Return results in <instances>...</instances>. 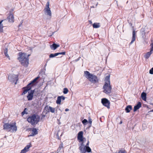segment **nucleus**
I'll list each match as a JSON object with an SVG mask.
<instances>
[{
	"label": "nucleus",
	"mask_w": 153,
	"mask_h": 153,
	"mask_svg": "<svg viewBox=\"0 0 153 153\" xmlns=\"http://www.w3.org/2000/svg\"><path fill=\"white\" fill-rule=\"evenodd\" d=\"M29 56L30 54L27 55L25 53L20 52L18 53V59L21 65L27 67L29 64L28 57Z\"/></svg>",
	"instance_id": "obj_1"
},
{
	"label": "nucleus",
	"mask_w": 153,
	"mask_h": 153,
	"mask_svg": "<svg viewBox=\"0 0 153 153\" xmlns=\"http://www.w3.org/2000/svg\"><path fill=\"white\" fill-rule=\"evenodd\" d=\"M110 76H107L105 79V84L103 86V92L106 94H109L111 92V87L110 85Z\"/></svg>",
	"instance_id": "obj_2"
},
{
	"label": "nucleus",
	"mask_w": 153,
	"mask_h": 153,
	"mask_svg": "<svg viewBox=\"0 0 153 153\" xmlns=\"http://www.w3.org/2000/svg\"><path fill=\"white\" fill-rule=\"evenodd\" d=\"M84 76L92 83L95 84L98 82V80L96 76L93 74H90L88 71H84Z\"/></svg>",
	"instance_id": "obj_3"
},
{
	"label": "nucleus",
	"mask_w": 153,
	"mask_h": 153,
	"mask_svg": "<svg viewBox=\"0 0 153 153\" xmlns=\"http://www.w3.org/2000/svg\"><path fill=\"white\" fill-rule=\"evenodd\" d=\"M83 132L81 131L78 134L77 138L80 142H81V145L79 147V149L81 153H85V148L84 147V143L86 141V139L83 137Z\"/></svg>",
	"instance_id": "obj_4"
},
{
	"label": "nucleus",
	"mask_w": 153,
	"mask_h": 153,
	"mask_svg": "<svg viewBox=\"0 0 153 153\" xmlns=\"http://www.w3.org/2000/svg\"><path fill=\"white\" fill-rule=\"evenodd\" d=\"M4 129L11 132H15L17 130L16 123H5L4 125Z\"/></svg>",
	"instance_id": "obj_5"
},
{
	"label": "nucleus",
	"mask_w": 153,
	"mask_h": 153,
	"mask_svg": "<svg viewBox=\"0 0 153 153\" xmlns=\"http://www.w3.org/2000/svg\"><path fill=\"white\" fill-rule=\"evenodd\" d=\"M40 118L38 116L33 115L27 119L28 122L32 125L36 124L39 122Z\"/></svg>",
	"instance_id": "obj_6"
},
{
	"label": "nucleus",
	"mask_w": 153,
	"mask_h": 153,
	"mask_svg": "<svg viewBox=\"0 0 153 153\" xmlns=\"http://www.w3.org/2000/svg\"><path fill=\"white\" fill-rule=\"evenodd\" d=\"M44 12L45 15L51 17L52 15L51 12L50 8L49 7V2H48L46 5V6L44 10Z\"/></svg>",
	"instance_id": "obj_7"
},
{
	"label": "nucleus",
	"mask_w": 153,
	"mask_h": 153,
	"mask_svg": "<svg viewBox=\"0 0 153 153\" xmlns=\"http://www.w3.org/2000/svg\"><path fill=\"white\" fill-rule=\"evenodd\" d=\"M102 104L105 106L107 107L108 108H110V102L106 98H103L102 99Z\"/></svg>",
	"instance_id": "obj_8"
},
{
	"label": "nucleus",
	"mask_w": 153,
	"mask_h": 153,
	"mask_svg": "<svg viewBox=\"0 0 153 153\" xmlns=\"http://www.w3.org/2000/svg\"><path fill=\"white\" fill-rule=\"evenodd\" d=\"M151 47L149 52H147L144 55V57L146 59H148L150 56L151 54L153 53V44H151Z\"/></svg>",
	"instance_id": "obj_9"
},
{
	"label": "nucleus",
	"mask_w": 153,
	"mask_h": 153,
	"mask_svg": "<svg viewBox=\"0 0 153 153\" xmlns=\"http://www.w3.org/2000/svg\"><path fill=\"white\" fill-rule=\"evenodd\" d=\"M33 84L31 82L29 83L27 86V87L24 88V90L23 91L22 94H26L27 92H28L29 90H30L31 88V85Z\"/></svg>",
	"instance_id": "obj_10"
},
{
	"label": "nucleus",
	"mask_w": 153,
	"mask_h": 153,
	"mask_svg": "<svg viewBox=\"0 0 153 153\" xmlns=\"http://www.w3.org/2000/svg\"><path fill=\"white\" fill-rule=\"evenodd\" d=\"M136 31L133 29L132 31V40L130 43V44H132L136 40Z\"/></svg>",
	"instance_id": "obj_11"
},
{
	"label": "nucleus",
	"mask_w": 153,
	"mask_h": 153,
	"mask_svg": "<svg viewBox=\"0 0 153 153\" xmlns=\"http://www.w3.org/2000/svg\"><path fill=\"white\" fill-rule=\"evenodd\" d=\"M33 92L32 91L28 92V95L27 96V98L28 100H32L33 97Z\"/></svg>",
	"instance_id": "obj_12"
},
{
	"label": "nucleus",
	"mask_w": 153,
	"mask_h": 153,
	"mask_svg": "<svg viewBox=\"0 0 153 153\" xmlns=\"http://www.w3.org/2000/svg\"><path fill=\"white\" fill-rule=\"evenodd\" d=\"M65 97L63 96H59L57 98V100L56 101V103L60 105L61 104V100H65Z\"/></svg>",
	"instance_id": "obj_13"
},
{
	"label": "nucleus",
	"mask_w": 153,
	"mask_h": 153,
	"mask_svg": "<svg viewBox=\"0 0 153 153\" xmlns=\"http://www.w3.org/2000/svg\"><path fill=\"white\" fill-rule=\"evenodd\" d=\"M38 130V129L34 128H32L31 134L29 136H33L37 134Z\"/></svg>",
	"instance_id": "obj_14"
},
{
	"label": "nucleus",
	"mask_w": 153,
	"mask_h": 153,
	"mask_svg": "<svg viewBox=\"0 0 153 153\" xmlns=\"http://www.w3.org/2000/svg\"><path fill=\"white\" fill-rule=\"evenodd\" d=\"M7 19L10 22L13 23L14 22V17L13 15L12 14H10L8 16Z\"/></svg>",
	"instance_id": "obj_15"
},
{
	"label": "nucleus",
	"mask_w": 153,
	"mask_h": 153,
	"mask_svg": "<svg viewBox=\"0 0 153 153\" xmlns=\"http://www.w3.org/2000/svg\"><path fill=\"white\" fill-rule=\"evenodd\" d=\"M65 52H62L61 53H56L54 54H51L49 55L50 58H53L55 56H56L62 54V55H65Z\"/></svg>",
	"instance_id": "obj_16"
},
{
	"label": "nucleus",
	"mask_w": 153,
	"mask_h": 153,
	"mask_svg": "<svg viewBox=\"0 0 153 153\" xmlns=\"http://www.w3.org/2000/svg\"><path fill=\"white\" fill-rule=\"evenodd\" d=\"M89 144V141H88L86 146H85L84 145V147L85 148V153L86 151L88 152H91V148L88 146Z\"/></svg>",
	"instance_id": "obj_17"
},
{
	"label": "nucleus",
	"mask_w": 153,
	"mask_h": 153,
	"mask_svg": "<svg viewBox=\"0 0 153 153\" xmlns=\"http://www.w3.org/2000/svg\"><path fill=\"white\" fill-rule=\"evenodd\" d=\"M32 91L33 92V94L36 96H39L42 91L38 89H36L33 90H32Z\"/></svg>",
	"instance_id": "obj_18"
},
{
	"label": "nucleus",
	"mask_w": 153,
	"mask_h": 153,
	"mask_svg": "<svg viewBox=\"0 0 153 153\" xmlns=\"http://www.w3.org/2000/svg\"><path fill=\"white\" fill-rule=\"evenodd\" d=\"M59 46V45L53 43L52 45L50 46V47L52 50H54Z\"/></svg>",
	"instance_id": "obj_19"
},
{
	"label": "nucleus",
	"mask_w": 153,
	"mask_h": 153,
	"mask_svg": "<svg viewBox=\"0 0 153 153\" xmlns=\"http://www.w3.org/2000/svg\"><path fill=\"white\" fill-rule=\"evenodd\" d=\"M141 103L140 102H139L137 105L134 106V111H136L141 107Z\"/></svg>",
	"instance_id": "obj_20"
},
{
	"label": "nucleus",
	"mask_w": 153,
	"mask_h": 153,
	"mask_svg": "<svg viewBox=\"0 0 153 153\" xmlns=\"http://www.w3.org/2000/svg\"><path fill=\"white\" fill-rule=\"evenodd\" d=\"M132 107L131 105H127L125 108V110L126 112L129 113L132 110Z\"/></svg>",
	"instance_id": "obj_21"
},
{
	"label": "nucleus",
	"mask_w": 153,
	"mask_h": 153,
	"mask_svg": "<svg viewBox=\"0 0 153 153\" xmlns=\"http://www.w3.org/2000/svg\"><path fill=\"white\" fill-rule=\"evenodd\" d=\"M45 109H48L50 110V111L52 113H54L55 112V109L54 108H52L51 106H46L45 108Z\"/></svg>",
	"instance_id": "obj_22"
},
{
	"label": "nucleus",
	"mask_w": 153,
	"mask_h": 153,
	"mask_svg": "<svg viewBox=\"0 0 153 153\" xmlns=\"http://www.w3.org/2000/svg\"><path fill=\"white\" fill-rule=\"evenodd\" d=\"M31 143H29V144L27 145L24 148V150L25 151L27 152L29 150V149L31 147Z\"/></svg>",
	"instance_id": "obj_23"
},
{
	"label": "nucleus",
	"mask_w": 153,
	"mask_h": 153,
	"mask_svg": "<svg viewBox=\"0 0 153 153\" xmlns=\"http://www.w3.org/2000/svg\"><path fill=\"white\" fill-rule=\"evenodd\" d=\"M146 94L145 92H143L141 94V98L144 101H146Z\"/></svg>",
	"instance_id": "obj_24"
},
{
	"label": "nucleus",
	"mask_w": 153,
	"mask_h": 153,
	"mask_svg": "<svg viewBox=\"0 0 153 153\" xmlns=\"http://www.w3.org/2000/svg\"><path fill=\"white\" fill-rule=\"evenodd\" d=\"M3 22V20L1 21L0 22V32H2L3 31V28L4 27L3 24H2V22Z\"/></svg>",
	"instance_id": "obj_25"
},
{
	"label": "nucleus",
	"mask_w": 153,
	"mask_h": 153,
	"mask_svg": "<svg viewBox=\"0 0 153 153\" xmlns=\"http://www.w3.org/2000/svg\"><path fill=\"white\" fill-rule=\"evenodd\" d=\"M7 48H5L4 50V54H5L6 56L9 59H10V57L8 54H7Z\"/></svg>",
	"instance_id": "obj_26"
},
{
	"label": "nucleus",
	"mask_w": 153,
	"mask_h": 153,
	"mask_svg": "<svg viewBox=\"0 0 153 153\" xmlns=\"http://www.w3.org/2000/svg\"><path fill=\"white\" fill-rule=\"evenodd\" d=\"M93 27L94 28H99L100 27L99 23H94L93 25Z\"/></svg>",
	"instance_id": "obj_27"
},
{
	"label": "nucleus",
	"mask_w": 153,
	"mask_h": 153,
	"mask_svg": "<svg viewBox=\"0 0 153 153\" xmlns=\"http://www.w3.org/2000/svg\"><path fill=\"white\" fill-rule=\"evenodd\" d=\"M27 108H25L24 111L22 113V116L24 115L25 114H27Z\"/></svg>",
	"instance_id": "obj_28"
},
{
	"label": "nucleus",
	"mask_w": 153,
	"mask_h": 153,
	"mask_svg": "<svg viewBox=\"0 0 153 153\" xmlns=\"http://www.w3.org/2000/svg\"><path fill=\"white\" fill-rule=\"evenodd\" d=\"M18 76L17 75H14V76H13L12 78H13V80H16L17 81L18 80Z\"/></svg>",
	"instance_id": "obj_29"
},
{
	"label": "nucleus",
	"mask_w": 153,
	"mask_h": 153,
	"mask_svg": "<svg viewBox=\"0 0 153 153\" xmlns=\"http://www.w3.org/2000/svg\"><path fill=\"white\" fill-rule=\"evenodd\" d=\"M68 89L67 88H64L63 92L64 94H66L68 93Z\"/></svg>",
	"instance_id": "obj_30"
},
{
	"label": "nucleus",
	"mask_w": 153,
	"mask_h": 153,
	"mask_svg": "<svg viewBox=\"0 0 153 153\" xmlns=\"http://www.w3.org/2000/svg\"><path fill=\"white\" fill-rule=\"evenodd\" d=\"M88 122L87 120L85 119L82 121V122L83 125H85L86 123Z\"/></svg>",
	"instance_id": "obj_31"
},
{
	"label": "nucleus",
	"mask_w": 153,
	"mask_h": 153,
	"mask_svg": "<svg viewBox=\"0 0 153 153\" xmlns=\"http://www.w3.org/2000/svg\"><path fill=\"white\" fill-rule=\"evenodd\" d=\"M141 32L142 33L143 36L145 35V30L144 29H142L141 30Z\"/></svg>",
	"instance_id": "obj_32"
},
{
	"label": "nucleus",
	"mask_w": 153,
	"mask_h": 153,
	"mask_svg": "<svg viewBox=\"0 0 153 153\" xmlns=\"http://www.w3.org/2000/svg\"><path fill=\"white\" fill-rule=\"evenodd\" d=\"M39 77H37L34 79L31 82L33 84L34 82H35L38 79Z\"/></svg>",
	"instance_id": "obj_33"
},
{
	"label": "nucleus",
	"mask_w": 153,
	"mask_h": 153,
	"mask_svg": "<svg viewBox=\"0 0 153 153\" xmlns=\"http://www.w3.org/2000/svg\"><path fill=\"white\" fill-rule=\"evenodd\" d=\"M92 121L91 119H90L88 121V123L90 124L89 127H90L91 126Z\"/></svg>",
	"instance_id": "obj_34"
},
{
	"label": "nucleus",
	"mask_w": 153,
	"mask_h": 153,
	"mask_svg": "<svg viewBox=\"0 0 153 153\" xmlns=\"http://www.w3.org/2000/svg\"><path fill=\"white\" fill-rule=\"evenodd\" d=\"M118 153H126L124 150H120L119 151Z\"/></svg>",
	"instance_id": "obj_35"
},
{
	"label": "nucleus",
	"mask_w": 153,
	"mask_h": 153,
	"mask_svg": "<svg viewBox=\"0 0 153 153\" xmlns=\"http://www.w3.org/2000/svg\"><path fill=\"white\" fill-rule=\"evenodd\" d=\"M149 73L151 74H153V68H152L151 70H150Z\"/></svg>",
	"instance_id": "obj_36"
},
{
	"label": "nucleus",
	"mask_w": 153,
	"mask_h": 153,
	"mask_svg": "<svg viewBox=\"0 0 153 153\" xmlns=\"http://www.w3.org/2000/svg\"><path fill=\"white\" fill-rule=\"evenodd\" d=\"M26 152L24 150V149H23L22 150L20 153H26Z\"/></svg>",
	"instance_id": "obj_37"
},
{
	"label": "nucleus",
	"mask_w": 153,
	"mask_h": 153,
	"mask_svg": "<svg viewBox=\"0 0 153 153\" xmlns=\"http://www.w3.org/2000/svg\"><path fill=\"white\" fill-rule=\"evenodd\" d=\"M69 110V109L68 108H66V109H65V111H68Z\"/></svg>",
	"instance_id": "obj_38"
},
{
	"label": "nucleus",
	"mask_w": 153,
	"mask_h": 153,
	"mask_svg": "<svg viewBox=\"0 0 153 153\" xmlns=\"http://www.w3.org/2000/svg\"><path fill=\"white\" fill-rule=\"evenodd\" d=\"M122 123V121H121L120 122V124H121Z\"/></svg>",
	"instance_id": "obj_39"
},
{
	"label": "nucleus",
	"mask_w": 153,
	"mask_h": 153,
	"mask_svg": "<svg viewBox=\"0 0 153 153\" xmlns=\"http://www.w3.org/2000/svg\"><path fill=\"white\" fill-rule=\"evenodd\" d=\"M16 83H17V82H16L15 83V84H16Z\"/></svg>",
	"instance_id": "obj_40"
},
{
	"label": "nucleus",
	"mask_w": 153,
	"mask_h": 153,
	"mask_svg": "<svg viewBox=\"0 0 153 153\" xmlns=\"http://www.w3.org/2000/svg\"><path fill=\"white\" fill-rule=\"evenodd\" d=\"M152 111H153V109L152 110Z\"/></svg>",
	"instance_id": "obj_41"
}]
</instances>
